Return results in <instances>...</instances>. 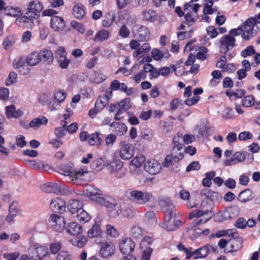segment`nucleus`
Masks as SVG:
<instances>
[{
	"label": "nucleus",
	"instance_id": "nucleus-33",
	"mask_svg": "<svg viewBox=\"0 0 260 260\" xmlns=\"http://www.w3.org/2000/svg\"><path fill=\"white\" fill-rule=\"evenodd\" d=\"M73 14L74 16L79 19L84 17L85 15V11L83 6L79 4L76 5L73 9Z\"/></svg>",
	"mask_w": 260,
	"mask_h": 260
},
{
	"label": "nucleus",
	"instance_id": "nucleus-51",
	"mask_svg": "<svg viewBox=\"0 0 260 260\" xmlns=\"http://www.w3.org/2000/svg\"><path fill=\"white\" fill-rule=\"evenodd\" d=\"M245 159V154L241 152H235L232 157V161H234V163L235 164L243 161Z\"/></svg>",
	"mask_w": 260,
	"mask_h": 260
},
{
	"label": "nucleus",
	"instance_id": "nucleus-49",
	"mask_svg": "<svg viewBox=\"0 0 260 260\" xmlns=\"http://www.w3.org/2000/svg\"><path fill=\"white\" fill-rule=\"evenodd\" d=\"M131 233L134 238L139 239L142 236L143 231L140 227L134 226L131 229Z\"/></svg>",
	"mask_w": 260,
	"mask_h": 260
},
{
	"label": "nucleus",
	"instance_id": "nucleus-10",
	"mask_svg": "<svg viewBox=\"0 0 260 260\" xmlns=\"http://www.w3.org/2000/svg\"><path fill=\"white\" fill-rule=\"evenodd\" d=\"M144 169L149 174L156 175L160 172L161 166L155 159H148L145 164Z\"/></svg>",
	"mask_w": 260,
	"mask_h": 260
},
{
	"label": "nucleus",
	"instance_id": "nucleus-48",
	"mask_svg": "<svg viewBox=\"0 0 260 260\" xmlns=\"http://www.w3.org/2000/svg\"><path fill=\"white\" fill-rule=\"evenodd\" d=\"M87 141L91 145H97L101 143V139L98 133L92 134L89 135Z\"/></svg>",
	"mask_w": 260,
	"mask_h": 260
},
{
	"label": "nucleus",
	"instance_id": "nucleus-37",
	"mask_svg": "<svg viewBox=\"0 0 260 260\" xmlns=\"http://www.w3.org/2000/svg\"><path fill=\"white\" fill-rule=\"evenodd\" d=\"M76 213L77 219L80 222H83L85 223L88 221L90 219V216L89 214L87 212H86L83 209V208L78 211Z\"/></svg>",
	"mask_w": 260,
	"mask_h": 260
},
{
	"label": "nucleus",
	"instance_id": "nucleus-42",
	"mask_svg": "<svg viewBox=\"0 0 260 260\" xmlns=\"http://www.w3.org/2000/svg\"><path fill=\"white\" fill-rule=\"evenodd\" d=\"M105 167V162L103 159L99 158L93 160L91 164L92 169L97 171L102 170Z\"/></svg>",
	"mask_w": 260,
	"mask_h": 260
},
{
	"label": "nucleus",
	"instance_id": "nucleus-21",
	"mask_svg": "<svg viewBox=\"0 0 260 260\" xmlns=\"http://www.w3.org/2000/svg\"><path fill=\"white\" fill-rule=\"evenodd\" d=\"M66 232L72 235L80 234L82 232V227L76 222H72L69 223L66 228Z\"/></svg>",
	"mask_w": 260,
	"mask_h": 260
},
{
	"label": "nucleus",
	"instance_id": "nucleus-9",
	"mask_svg": "<svg viewBox=\"0 0 260 260\" xmlns=\"http://www.w3.org/2000/svg\"><path fill=\"white\" fill-rule=\"evenodd\" d=\"M119 247L120 251L124 254L132 252L135 247L134 241L131 238L125 237L122 238L119 242Z\"/></svg>",
	"mask_w": 260,
	"mask_h": 260
},
{
	"label": "nucleus",
	"instance_id": "nucleus-52",
	"mask_svg": "<svg viewBox=\"0 0 260 260\" xmlns=\"http://www.w3.org/2000/svg\"><path fill=\"white\" fill-rule=\"evenodd\" d=\"M207 51L208 50L206 47H200L196 55L197 58L201 60H205L207 58Z\"/></svg>",
	"mask_w": 260,
	"mask_h": 260
},
{
	"label": "nucleus",
	"instance_id": "nucleus-3",
	"mask_svg": "<svg viewBox=\"0 0 260 260\" xmlns=\"http://www.w3.org/2000/svg\"><path fill=\"white\" fill-rule=\"evenodd\" d=\"M41 189L47 193H54L62 195H69L72 191L69 188L64 185L53 182H48L41 186Z\"/></svg>",
	"mask_w": 260,
	"mask_h": 260
},
{
	"label": "nucleus",
	"instance_id": "nucleus-25",
	"mask_svg": "<svg viewBox=\"0 0 260 260\" xmlns=\"http://www.w3.org/2000/svg\"><path fill=\"white\" fill-rule=\"evenodd\" d=\"M239 209L234 206L228 208L223 212V216L225 219H231L236 217L239 214Z\"/></svg>",
	"mask_w": 260,
	"mask_h": 260
},
{
	"label": "nucleus",
	"instance_id": "nucleus-59",
	"mask_svg": "<svg viewBox=\"0 0 260 260\" xmlns=\"http://www.w3.org/2000/svg\"><path fill=\"white\" fill-rule=\"evenodd\" d=\"M116 136L114 134H110L107 135L105 139L107 145L109 147L112 146L116 141Z\"/></svg>",
	"mask_w": 260,
	"mask_h": 260
},
{
	"label": "nucleus",
	"instance_id": "nucleus-55",
	"mask_svg": "<svg viewBox=\"0 0 260 260\" xmlns=\"http://www.w3.org/2000/svg\"><path fill=\"white\" fill-rule=\"evenodd\" d=\"M62 245L60 242H55L50 244L49 248L51 253L53 254H56L61 248Z\"/></svg>",
	"mask_w": 260,
	"mask_h": 260
},
{
	"label": "nucleus",
	"instance_id": "nucleus-44",
	"mask_svg": "<svg viewBox=\"0 0 260 260\" xmlns=\"http://www.w3.org/2000/svg\"><path fill=\"white\" fill-rule=\"evenodd\" d=\"M118 110L124 112L129 109L131 107V100L129 98H125L118 104Z\"/></svg>",
	"mask_w": 260,
	"mask_h": 260
},
{
	"label": "nucleus",
	"instance_id": "nucleus-63",
	"mask_svg": "<svg viewBox=\"0 0 260 260\" xmlns=\"http://www.w3.org/2000/svg\"><path fill=\"white\" fill-rule=\"evenodd\" d=\"M17 75L14 72H11L10 73L9 77L7 80V85H12L15 83L17 80Z\"/></svg>",
	"mask_w": 260,
	"mask_h": 260
},
{
	"label": "nucleus",
	"instance_id": "nucleus-5",
	"mask_svg": "<svg viewBox=\"0 0 260 260\" xmlns=\"http://www.w3.org/2000/svg\"><path fill=\"white\" fill-rule=\"evenodd\" d=\"M258 28V26L254 23L252 19H248L243 24H242V39L245 40H248L253 38L257 34Z\"/></svg>",
	"mask_w": 260,
	"mask_h": 260
},
{
	"label": "nucleus",
	"instance_id": "nucleus-32",
	"mask_svg": "<svg viewBox=\"0 0 260 260\" xmlns=\"http://www.w3.org/2000/svg\"><path fill=\"white\" fill-rule=\"evenodd\" d=\"M41 60L43 59L44 62L50 63L53 61V55L52 52L49 50H43L39 51Z\"/></svg>",
	"mask_w": 260,
	"mask_h": 260
},
{
	"label": "nucleus",
	"instance_id": "nucleus-56",
	"mask_svg": "<svg viewBox=\"0 0 260 260\" xmlns=\"http://www.w3.org/2000/svg\"><path fill=\"white\" fill-rule=\"evenodd\" d=\"M130 34L128 28L125 25H122L119 30V35L123 38H127Z\"/></svg>",
	"mask_w": 260,
	"mask_h": 260
},
{
	"label": "nucleus",
	"instance_id": "nucleus-36",
	"mask_svg": "<svg viewBox=\"0 0 260 260\" xmlns=\"http://www.w3.org/2000/svg\"><path fill=\"white\" fill-rule=\"evenodd\" d=\"M110 33L107 29H102L98 31L94 37V41H102L107 40L109 37Z\"/></svg>",
	"mask_w": 260,
	"mask_h": 260
},
{
	"label": "nucleus",
	"instance_id": "nucleus-6",
	"mask_svg": "<svg viewBox=\"0 0 260 260\" xmlns=\"http://www.w3.org/2000/svg\"><path fill=\"white\" fill-rule=\"evenodd\" d=\"M43 9V5L40 2L37 0L32 1L27 5L25 14L29 15L32 19H36L40 16Z\"/></svg>",
	"mask_w": 260,
	"mask_h": 260
},
{
	"label": "nucleus",
	"instance_id": "nucleus-17",
	"mask_svg": "<svg viewBox=\"0 0 260 260\" xmlns=\"http://www.w3.org/2000/svg\"><path fill=\"white\" fill-rule=\"evenodd\" d=\"M211 206L207 204L206 207L205 205H203L201 209H196L191 212L189 214V218L190 219H192L194 217L203 216L207 215L209 212H211Z\"/></svg>",
	"mask_w": 260,
	"mask_h": 260
},
{
	"label": "nucleus",
	"instance_id": "nucleus-8",
	"mask_svg": "<svg viewBox=\"0 0 260 260\" xmlns=\"http://www.w3.org/2000/svg\"><path fill=\"white\" fill-rule=\"evenodd\" d=\"M29 254L34 260H40L44 257L48 253L47 248L43 246H37L34 245L28 250Z\"/></svg>",
	"mask_w": 260,
	"mask_h": 260
},
{
	"label": "nucleus",
	"instance_id": "nucleus-23",
	"mask_svg": "<svg viewBox=\"0 0 260 260\" xmlns=\"http://www.w3.org/2000/svg\"><path fill=\"white\" fill-rule=\"evenodd\" d=\"M18 212V203L16 202H12L10 205L9 214L6 217V220L8 222H12L17 216Z\"/></svg>",
	"mask_w": 260,
	"mask_h": 260
},
{
	"label": "nucleus",
	"instance_id": "nucleus-58",
	"mask_svg": "<svg viewBox=\"0 0 260 260\" xmlns=\"http://www.w3.org/2000/svg\"><path fill=\"white\" fill-rule=\"evenodd\" d=\"M173 157H177V154L175 155L173 154L172 151H171V154L170 155H167L164 161L162 162V165L165 167H168L171 163L172 161V160L174 159Z\"/></svg>",
	"mask_w": 260,
	"mask_h": 260
},
{
	"label": "nucleus",
	"instance_id": "nucleus-12",
	"mask_svg": "<svg viewBox=\"0 0 260 260\" xmlns=\"http://www.w3.org/2000/svg\"><path fill=\"white\" fill-rule=\"evenodd\" d=\"M115 251V246L111 242H105L102 243L100 254L102 257L106 258L112 256Z\"/></svg>",
	"mask_w": 260,
	"mask_h": 260
},
{
	"label": "nucleus",
	"instance_id": "nucleus-46",
	"mask_svg": "<svg viewBox=\"0 0 260 260\" xmlns=\"http://www.w3.org/2000/svg\"><path fill=\"white\" fill-rule=\"evenodd\" d=\"M67 96V93L62 90L56 91L54 93V100L55 102L61 103L64 101Z\"/></svg>",
	"mask_w": 260,
	"mask_h": 260
},
{
	"label": "nucleus",
	"instance_id": "nucleus-41",
	"mask_svg": "<svg viewBox=\"0 0 260 260\" xmlns=\"http://www.w3.org/2000/svg\"><path fill=\"white\" fill-rule=\"evenodd\" d=\"M15 20L16 24L19 26H22L26 23L31 22L32 19L29 15H23L22 16H17Z\"/></svg>",
	"mask_w": 260,
	"mask_h": 260
},
{
	"label": "nucleus",
	"instance_id": "nucleus-2",
	"mask_svg": "<svg viewBox=\"0 0 260 260\" xmlns=\"http://www.w3.org/2000/svg\"><path fill=\"white\" fill-rule=\"evenodd\" d=\"M57 171L61 175L68 177L69 181L73 184H77L84 180L83 177L88 173L86 169L80 168L76 171L70 165H62L57 167Z\"/></svg>",
	"mask_w": 260,
	"mask_h": 260
},
{
	"label": "nucleus",
	"instance_id": "nucleus-4",
	"mask_svg": "<svg viewBox=\"0 0 260 260\" xmlns=\"http://www.w3.org/2000/svg\"><path fill=\"white\" fill-rule=\"evenodd\" d=\"M158 204L165 213V220L167 223H169L175 214L176 209L172 202L169 198L162 197L159 198Z\"/></svg>",
	"mask_w": 260,
	"mask_h": 260
},
{
	"label": "nucleus",
	"instance_id": "nucleus-24",
	"mask_svg": "<svg viewBox=\"0 0 260 260\" xmlns=\"http://www.w3.org/2000/svg\"><path fill=\"white\" fill-rule=\"evenodd\" d=\"M109 97L107 94L100 95L96 100L95 107L97 112H100L108 104Z\"/></svg>",
	"mask_w": 260,
	"mask_h": 260
},
{
	"label": "nucleus",
	"instance_id": "nucleus-62",
	"mask_svg": "<svg viewBox=\"0 0 260 260\" xmlns=\"http://www.w3.org/2000/svg\"><path fill=\"white\" fill-rule=\"evenodd\" d=\"M255 53V50L252 46L247 47L245 49L241 52V55L243 57H246Z\"/></svg>",
	"mask_w": 260,
	"mask_h": 260
},
{
	"label": "nucleus",
	"instance_id": "nucleus-22",
	"mask_svg": "<svg viewBox=\"0 0 260 260\" xmlns=\"http://www.w3.org/2000/svg\"><path fill=\"white\" fill-rule=\"evenodd\" d=\"M230 243V252H236L239 250L243 246V239L239 236L232 238L229 240Z\"/></svg>",
	"mask_w": 260,
	"mask_h": 260
},
{
	"label": "nucleus",
	"instance_id": "nucleus-7",
	"mask_svg": "<svg viewBox=\"0 0 260 260\" xmlns=\"http://www.w3.org/2000/svg\"><path fill=\"white\" fill-rule=\"evenodd\" d=\"M135 151L134 147L125 142H120V148L119 151V157L123 160H128L134 155Z\"/></svg>",
	"mask_w": 260,
	"mask_h": 260
},
{
	"label": "nucleus",
	"instance_id": "nucleus-14",
	"mask_svg": "<svg viewBox=\"0 0 260 260\" xmlns=\"http://www.w3.org/2000/svg\"><path fill=\"white\" fill-rule=\"evenodd\" d=\"M134 30V37L140 41H145L148 40L150 32L148 28L145 26H140Z\"/></svg>",
	"mask_w": 260,
	"mask_h": 260
},
{
	"label": "nucleus",
	"instance_id": "nucleus-53",
	"mask_svg": "<svg viewBox=\"0 0 260 260\" xmlns=\"http://www.w3.org/2000/svg\"><path fill=\"white\" fill-rule=\"evenodd\" d=\"M89 196L92 199V198H95L97 196H101L102 194V191L97 188L94 187H89L87 189Z\"/></svg>",
	"mask_w": 260,
	"mask_h": 260
},
{
	"label": "nucleus",
	"instance_id": "nucleus-30",
	"mask_svg": "<svg viewBox=\"0 0 260 260\" xmlns=\"http://www.w3.org/2000/svg\"><path fill=\"white\" fill-rule=\"evenodd\" d=\"M47 122V118L43 116L34 119L29 122V125L31 128L37 129L42 125H46Z\"/></svg>",
	"mask_w": 260,
	"mask_h": 260
},
{
	"label": "nucleus",
	"instance_id": "nucleus-28",
	"mask_svg": "<svg viewBox=\"0 0 260 260\" xmlns=\"http://www.w3.org/2000/svg\"><path fill=\"white\" fill-rule=\"evenodd\" d=\"M4 11L7 15L14 17L22 15L21 9L16 6H7L5 8Z\"/></svg>",
	"mask_w": 260,
	"mask_h": 260
},
{
	"label": "nucleus",
	"instance_id": "nucleus-26",
	"mask_svg": "<svg viewBox=\"0 0 260 260\" xmlns=\"http://www.w3.org/2000/svg\"><path fill=\"white\" fill-rule=\"evenodd\" d=\"M220 43L222 46L226 48V51H228L230 47L233 48L235 46V39L234 37L226 35L221 38Z\"/></svg>",
	"mask_w": 260,
	"mask_h": 260
},
{
	"label": "nucleus",
	"instance_id": "nucleus-20",
	"mask_svg": "<svg viewBox=\"0 0 260 260\" xmlns=\"http://www.w3.org/2000/svg\"><path fill=\"white\" fill-rule=\"evenodd\" d=\"M6 114L8 118H18L23 114V112L20 109L17 110L15 106L10 105L6 107Z\"/></svg>",
	"mask_w": 260,
	"mask_h": 260
},
{
	"label": "nucleus",
	"instance_id": "nucleus-50",
	"mask_svg": "<svg viewBox=\"0 0 260 260\" xmlns=\"http://www.w3.org/2000/svg\"><path fill=\"white\" fill-rule=\"evenodd\" d=\"M254 98L252 95H247L243 99L242 105L245 107H250L254 105Z\"/></svg>",
	"mask_w": 260,
	"mask_h": 260
},
{
	"label": "nucleus",
	"instance_id": "nucleus-54",
	"mask_svg": "<svg viewBox=\"0 0 260 260\" xmlns=\"http://www.w3.org/2000/svg\"><path fill=\"white\" fill-rule=\"evenodd\" d=\"M60 67L62 69H67L71 62L70 59L67 57V56L57 59Z\"/></svg>",
	"mask_w": 260,
	"mask_h": 260
},
{
	"label": "nucleus",
	"instance_id": "nucleus-18",
	"mask_svg": "<svg viewBox=\"0 0 260 260\" xmlns=\"http://www.w3.org/2000/svg\"><path fill=\"white\" fill-rule=\"evenodd\" d=\"M83 204L82 202L78 199L69 200L67 204V208L72 214L76 213L81 208H83Z\"/></svg>",
	"mask_w": 260,
	"mask_h": 260
},
{
	"label": "nucleus",
	"instance_id": "nucleus-38",
	"mask_svg": "<svg viewBox=\"0 0 260 260\" xmlns=\"http://www.w3.org/2000/svg\"><path fill=\"white\" fill-rule=\"evenodd\" d=\"M123 166V162L119 159H114L110 161L109 164V169L113 172L120 170L122 168Z\"/></svg>",
	"mask_w": 260,
	"mask_h": 260
},
{
	"label": "nucleus",
	"instance_id": "nucleus-13",
	"mask_svg": "<svg viewBox=\"0 0 260 260\" xmlns=\"http://www.w3.org/2000/svg\"><path fill=\"white\" fill-rule=\"evenodd\" d=\"M50 209L54 212L63 213L66 209V203L58 197L52 199L50 204Z\"/></svg>",
	"mask_w": 260,
	"mask_h": 260
},
{
	"label": "nucleus",
	"instance_id": "nucleus-35",
	"mask_svg": "<svg viewBox=\"0 0 260 260\" xmlns=\"http://www.w3.org/2000/svg\"><path fill=\"white\" fill-rule=\"evenodd\" d=\"M181 137V135L178 133L177 135L175 136L173 138V144L174 146L171 149L173 154L175 155L176 151H180L182 149V144L179 143L180 138Z\"/></svg>",
	"mask_w": 260,
	"mask_h": 260
},
{
	"label": "nucleus",
	"instance_id": "nucleus-39",
	"mask_svg": "<svg viewBox=\"0 0 260 260\" xmlns=\"http://www.w3.org/2000/svg\"><path fill=\"white\" fill-rule=\"evenodd\" d=\"M92 200L95 201L101 205L104 206L109 208H112L115 206L114 204L106 200L105 198L101 197L100 196H97L96 197H95V198H92Z\"/></svg>",
	"mask_w": 260,
	"mask_h": 260
},
{
	"label": "nucleus",
	"instance_id": "nucleus-60",
	"mask_svg": "<svg viewBox=\"0 0 260 260\" xmlns=\"http://www.w3.org/2000/svg\"><path fill=\"white\" fill-rule=\"evenodd\" d=\"M20 255L19 252L6 253L3 254V257L6 260H16Z\"/></svg>",
	"mask_w": 260,
	"mask_h": 260
},
{
	"label": "nucleus",
	"instance_id": "nucleus-31",
	"mask_svg": "<svg viewBox=\"0 0 260 260\" xmlns=\"http://www.w3.org/2000/svg\"><path fill=\"white\" fill-rule=\"evenodd\" d=\"M110 126L114 127L115 132L119 136L123 135L127 131V126L123 123L112 122L110 124Z\"/></svg>",
	"mask_w": 260,
	"mask_h": 260
},
{
	"label": "nucleus",
	"instance_id": "nucleus-27",
	"mask_svg": "<svg viewBox=\"0 0 260 260\" xmlns=\"http://www.w3.org/2000/svg\"><path fill=\"white\" fill-rule=\"evenodd\" d=\"M142 16L144 21L152 22L156 20L157 16L154 11L148 9L142 13Z\"/></svg>",
	"mask_w": 260,
	"mask_h": 260
},
{
	"label": "nucleus",
	"instance_id": "nucleus-45",
	"mask_svg": "<svg viewBox=\"0 0 260 260\" xmlns=\"http://www.w3.org/2000/svg\"><path fill=\"white\" fill-rule=\"evenodd\" d=\"M101 233V230L100 225L94 224L92 228L88 231V236L90 238L98 237Z\"/></svg>",
	"mask_w": 260,
	"mask_h": 260
},
{
	"label": "nucleus",
	"instance_id": "nucleus-61",
	"mask_svg": "<svg viewBox=\"0 0 260 260\" xmlns=\"http://www.w3.org/2000/svg\"><path fill=\"white\" fill-rule=\"evenodd\" d=\"M151 54L152 57L155 60H160L164 57V54L157 49H153Z\"/></svg>",
	"mask_w": 260,
	"mask_h": 260
},
{
	"label": "nucleus",
	"instance_id": "nucleus-16",
	"mask_svg": "<svg viewBox=\"0 0 260 260\" xmlns=\"http://www.w3.org/2000/svg\"><path fill=\"white\" fill-rule=\"evenodd\" d=\"M41 59L39 52L33 51L30 53L26 57L25 61L27 66L34 67L37 66L41 62Z\"/></svg>",
	"mask_w": 260,
	"mask_h": 260
},
{
	"label": "nucleus",
	"instance_id": "nucleus-11",
	"mask_svg": "<svg viewBox=\"0 0 260 260\" xmlns=\"http://www.w3.org/2000/svg\"><path fill=\"white\" fill-rule=\"evenodd\" d=\"M49 222L53 228L56 231L61 232L64 228L66 221L64 217L58 215H52Z\"/></svg>",
	"mask_w": 260,
	"mask_h": 260
},
{
	"label": "nucleus",
	"instance_id": "nucleus-64",
	"mask_svg": "<svg viewBox=\"0 0 260 260\" xmlns=\"http://www.w3.org/2000/svg\"><path fill=\"white\" fill-rule=\"evenodd\" d=\"M107 233L108 235L113 237H116L118 235V233L113 226L108 224L106 227Z\"/></svg>",
	"mask_w": 260,
	"mask_h": 260
},
{
	"label": "nucleus",
	"instance_id": "nucleus-57",
	"mask_svg": "<svg viewBox=\"0 0 260 260\" xmlns=\"http://www.w3.org/2000/svg\"><path fill=\"white\" fill-rule=\"evenodd\" d=\"M56 260H72L71 255L68 251H60L56 257Z\"/></svg>",
	"mask_w": 260,
	"mask_h": 260
},
{
	"label": "nucleus",
	"instance_id": "nucleus-47",
	"mask_svg": "<svg viewBox=\"0 0 260 260\" xmlns=\"http://www.w3.org/2000/svg\"><path fill=\"white\" fill-rule=\"evenodd\" d=\"M185 18L188 25H192L196 22L198 19V15L190 12V9H189V12H186L185 15Z\"/></svg>",
	"mask_w": 260,
	"mask_h": 260
},
{
	"label": "nucleus",
	"instance_id": "nucleus-43",
	"mask_svg": "<svg viewBox=\"0 0 260 260\" xmlns=\"http://www.w3.org/2000/svg\"><path fill=\"white\" fill-rule=\"evenodd\" d=\"M146 160V157L142 154H138L131 160L132 165L137 168L141 167Z\"/></svg>",
	"mask_w": 260,
	"mask_h": 260
},
{
	"label": "nucleus",
	"instance_id": "nucleus-34",
	"mask_svg": "<svg viewBox=\"0 0 260 260\" xmlns=\"http://www.w3.org/2000/svg\"><path fill=\"white\" fill-rule=\"evenodd\" d=\"M252 191L247 189L241 191L238 197V200L243 203L247 202L252 199Z\"/></svg>",
	"mask_w": 260,
	"mask_h": 260
},
{
	"label": "nucleus",
	"instance_id": "nucleus-29",
	"mask_svg": "<svg viewBox=\"0 0 260 260\" xmlns=\"http://www.w3.org/2000/svg\"><path fill=\"white\" fill-rule=\"evenodd\" d=\"M70 242L72 244L78 247H83L87 242V238L84 236L75 237L72 238Z\"/></svg>",
	"mask_w": 260,
	"mask_h": 260
},
{
	"label": "nucleus",
	"instance_id": "nucleus-15",
	"mask_svg": "<svg viewBox=\"0 0 260 260\" xmlns=\"http://www.w3.org/2000/svg\"><path fill=\"white\" fill-rule=\"evenodd\" d=\"M210 250H212L214 252L216 250V247L211 244H206L200 248L196 249L197 254L194 259L205 258L209 254Z\"/></svg>",
	"mask_w": 260,
	"mask_h": 260
},
{
	"label": "nucleus",
	"instance_id": "nucleus-19",
	"mask_svg": "<svg viewBox=\"0 0 260 260\" xmlns=\"http://www.w3.org/2000/svg\"><path fill=\"white\" fill-rule=\"evenodd\" d=\"M65 26V22L62 18L56 16L51 17V27L54 31L61 30Z\"/></svg>",
	"mask_w": 260,
	"mask_h": 260
},
{
	"label": "nucleus",
	"instance_id": "nucleus-1",
	"mask_svg": "<svg viewBox=\"0 0 260 260\" xmlns=\"http://www.w3.org/2000/svg\"><path fill=\"white\" fill-rule=\"evenodd\" d=\"M127 198L138 205H145L147 204L150 207H154L156 200L153 194L147 191L139 190H129L126 193Z\"/></svg>",
	"mask_w": 260,
	"mask_h": 260
},
{
	"label": "nucleus",
	"instance_id": "nucleus-40",
	"mask_svg": "<svg viewBox=\"0 0 260 260\" xmlns=\"http://www.w3.org/2000/svg\"><path fill=\"white\" fill-rule=\"evenodd\" d=\"M115 19V16L114 14L108 13L105 14L104 18L102 20V25L105 27H109L111 25Z\"/></svg>",
	"mask_w": 260,
	"mask_h": 260
}]
</instances>
